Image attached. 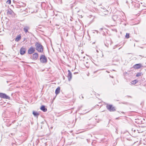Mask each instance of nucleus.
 Masks as SVG:
<instances>
[{"instance_id": "obj_1", "label": "nucleus", "mask_w": 146, "mask_h": 146, "mask_svg": "<svg viewBox=\"0 0 146 146\" xmlns=\"http://www.w3.org/2000/svg\"><path fill=\"white\" fill-rule=\"evenodd\" d=\"M36 50L38 52H42L43 51V46L39 43L36 42L35 44Z\"/></svg>"}, {"instance_id": "obj_2", "label": "nucleus", "mask_w": 146, "mask_h": 146, "mask_svg": "<svg viewBox=\"0 0 146 146\" xmlns=\"http://www.w3.org/2000/svg\"><path fill=\"white\" fill-rule=\"evenodd\" d=\"M107 108L110 111H113L115 110V107L111 105H107Z\"/></svg>"}, {"instance_id": "obj_3", "label": "nucleus", "mask_w": 146, "mask_h": 146, "mask_svg": "<svg viewBox=\"0 0 146 146\" xmlns=\"http://www.w3.org/2000/svg\"><path fill=\"white\" fill-rule=\"evenodd\" d=\"M40 60L42 63H45L47 62L46 58L44 55H41V56Z\"/></svg>"}, {"instance_id": "obj_4", "label": "nucleus", "mask_w": 146, "mask_h": 146, "mask_svg": "<svg viewBox=\"0 0 146 146\" xmlns=\"http://www.w3.org/2000/svg\"><path fill=\"white\" fill-rule=\"evenodd\" d=\"M7 14L8 15H10L12 16H14L15 15V14L14 12L11 9L8 10Z\"/></svg>"}, {"instance_id": "obj_5", "label": "nucleus", "mask_w": 146, "mask_h": 146, "mask_svg": "<svg viewBox=\"0 0 146 146\" xmlns=\"http://www.w3.org/2000/svg\"><path fill=\"white\" fill-rule=\"evenodd\" d=\"M35 51V48L31 46L29 49L28 51V53L29 54H32Z\"/></svg>"}, {"instance_id": "obj_6", "label": "nucleus", "mask_w": 146, "mask_h": 146, "mask_svg": "<svg viewBox=\"0 0 146 146\" xmlns=\"http://www.w3.org/2000/svg\"><path fill=\"white\" fill-rule=\"evenodd\" d=\"M26 48L24 47H22L20 50V53L21 55L24 54L26 52Z\"/></svg>"}, {"instance_id": "obj_7", "label": "nucleus", "mask_w": 146, "mask_h": 146, "mask_svg": "<svg viewBox=\"0 0 146 146\" xmlns=\"http://www.w3.org/2000/svg\"><path fill=\"white\" fill-rule=\"evenodd\" d=\"M0 97L5 99H9L10 97L6 94L3 93H0Z\"/></svg>"}, {"instance_id": "obj_8", "label": "nucleus", "mask_w": 146, "mask_h": 146, "mask_svg": "<svg viewBox=\"0 0 146 146\" xmlns=\"http://www.w3.org/2000/svg\"><path fill=\"white\" fill-rule=\"evenodd\" d=\"M68 80L69 81H70L71 79L72 78V73L70 72V71L68 70Z\"/></svg>"}, {"instance_id": "obj_9", "label": "nucleus", "mask_w": 146, "mask_h": 146, "mask_svg": "<svg viewBox=\"0 0 146 146\" xmlns=\"http://www.w3.org/2000/svg\"><path fill=\"white\" fill-rule=\"evenodd\" d=\"M38 57V54L37 53H35L33 54L32 59L36 60Z\"/></svg>"}, {"instance_id": "obj_10", "label": "nucleus", "mask_w": 146, "mask_h": 146, "mask_svg": "<svg viewBox=\"0 0 146 146\" xmlns=\"http://www.w3.org/2000/svg\"><path fill=\"white\" fill-rule=\"evenodd\" d=\"M23 30L25 31V32L26 33L27 32L29 33L28 31V30L30 29V28L29 26H25L23 28Z\"/></svg>"}, {"instance_id": "obj_11", "label": "nucleus", "mask_w": 146, "mask_h": 146, "mask_svg": "<svg viewBox=\"0 0 146 146\" xmlns=\"http://www.w3.org/2000/svg\"><path fill=\"white\" fill-rule=\"evenodd\" d=\"M40 109L43 111L44 112H46L47 111V110L45 108V107L44 106H42L40 108Z\"/></svg>"}, {"instance_id": "obj_12", "label": "nucleus", "mask_w": 146, "mask_h": 146, "mask_svg": "<svg viewBox=\"0 0 146 146\" xmlns=\"http://www.w3.org/2000/svg\"><path fill=\"white\" fill-rule=\"evenodd\" d=\"M60 88L59 87L57 88L55 90V94L56 95L58 94L60 92Z\"/></svg>"}, {"instance_id": "obj_13", "label": "nucleus", "mask_w": 146, "mask_h": 146, "mask_svg": "<svg viewBox=\"0 0 146 146\" xmlns=\"http://www.w3.org/2000/svg\"><path fill=\"white\" fill-rule=\"evenodd\" d=\"M141 66L140 64H137L135 65L134 67L136 69H139Z\"/></svg>"}, {"instance_id": "obj_14", "label": "nucleus", "mask_w": 146, "mask_h": 146, "mask_svg": "<svg viewBox=\"0 0 146 146\" xmlns=\"http://www.w3.org/2000/svg\"><path fill=\"white\" fill-rule=\"evenodd\" d=\"M33 114L35 117H38L39 115V113L33 111Z\"/></svg>"}, {"instance_id": "obj_15", "label": "nucleus", "mask_w": 146, "mask_h": 146, "mask_svg": "<svg viewBox=\"0 0 146 146\" xmlns=\"http://www.w3.org/2000/svg\"><path fill=\"white\" fill-rule=\"evenodd\" d=\"M21 36H18L15 39V41L17 42L19 40L21 39Z\"/></svg>"}, {"instance_id": "obj_16", "label": "nucleus", "mask_w": 146, "mask_h": 146, "mask_svg": "<svg viewBox=\"0 0 146 146\" xmlns=\"http://www.w3.org/2000/svg\"><path fill=\"white\" fill-rule=\"evenodd\" d=\"M116 18H117V15H113V17H112V19H113L114 21H115V19Z\"/></svg>"}, {"instance_id": "obj_17", "label": "nucleus", "mask_w": 146, "mask_h": 146, "mask_svg": "<svg viewBox=\"0 0 146 146\" xmlns=\"http://www.w3.org/2000/svg\"><path fill=\"white\" fill-rule=\"evenodd\" d=\"M126 38H129V34L128 33H127L125 36Z\"/></svg>"}, {"instance_id": "obj_18", "label": "nucleus", "mask_w": 146, "mask_h": 146, "mask_svg": "<svg viewBox=\"0 0 146 146\" xmlns=\"http://www.w3.org/2000/svg\"><path fill=\"white\" fill-rule=\"evenodd\" d=\"M141 73H138L136 75V76L139 77V76H141Z\"/></svg>"}, {"instance_id": "obj_19", "label": "nucleus", "mask_w": 146, "mask_h": 146, "mask_svg": "<svg viewBox=\"0 0 146 146\" xmlns=\"http://www.w3.org/2000/svg\"><path fill=\"white\" fill-rule=\"evenodd\" d=\"M6 3L7 4H10L11 3V0H7V1L6 2Z\"/></svg>"}, {"instance_id": "obj_20", "label": "nucleus", "mask_w": 146, "mask_h": 146, "mask_svg": "<svg viewBox=\"0 0 146 146\" xmlns=\"http://www.w3.org/2000/svg\"><path fill=\"white\" fill-rule=\"evenodd\" d=\"M132 82H133V84L134 83V84H135L137 83L136 80H135L134 81H132Z\"/></svg>"}, {"instance_id": "obj_21", "label": "nucleus", "mask_w": 146, "mask_h": 146, "mask_svg": "<svg viewBox=\"0 0 146 146\" xmlns=\"http://www.w3.org/2000/svg\"><path fill=\"white\" fill-rule=\"evenodd\" d=\"M100 29L101 30H102L103 29L102 28H101Z\"/></svg>"}, {"instance_id": "obj_22", "label": "nucleus", "mask_w": 146, "mask_h": 146, "mask_svg": "<svg viewBox=\"0 0 146 146\" xmlns=\"http://www.w3.org/2000/svg\"><path fill=\"white\" fill-rule=\"evenodd\" d=\"M81 97L82 98H83V96H81Z\"/></svg>"}, {"instance_id": "obj_23", "label": "nucleus", "mask_w": 146, "mask_h": 146, "mask_svg": "<svg viewBox=\"0 0 146 146\" xmlns=\"http://www.w3.org/2000/svg\"><path fill=\"white\" fill-rule=\"evenodd\" d=\"M97 52H98V50H96Z\"/></svg>"}]
</instances>
